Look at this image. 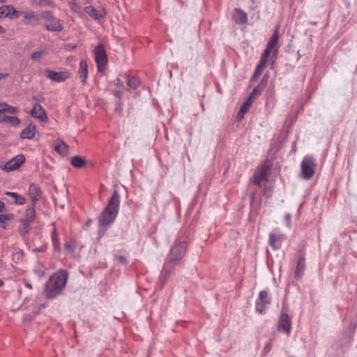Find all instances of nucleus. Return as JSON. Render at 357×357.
<instances>
[{
  "instance_id": "nucleus-1",
  "label": "nucleus",
  "mask_w": 357,
  "mask_h": 357,
  "mask_svg": "<svg viewBox=\"0 0 357 357\" xmlns=\"http://www.w3.org/2000/svg\"><path fill=\"white\" fill-rule=\"evenodd\" d=\"M187 247L185 241H177L174 244L170 250L169 259L164 264L161 273L162 278L165 279L172 273L175 266L185 255Z\"/></svg>"
},
{
  "instance_id": "nucleus-2",
  "label": "nucleus",
  "mask_w": 357,
  "mask_h": 357,
  "mask_svg": "<svg viewBox=\"0 0 357 357\" xmlns=\"http://www.w3.org/2000/svg\"><path fill=\"white\" fill-rule=\"evenodd\" d=\"M68 280L66 271L60 270L53 274L45 287V294L47 298L53 299L59 296L63 291Z\"/></svg>"
},
{
  "instance_id": "nucleus-3",
  "label": "nucleus",
  "mask_w": 357,
  "mask_h": 357,
  "mask_svg": "<svg viewBox=\"0 0 357 357\" xmlns=\"http://www.w3.org/2000/svg\"><path fill=\"white\" fill-rule=\"evenodd\" d=\"M120 205V197L117 190H114L107 206L100 213L98 221L101 226H108L116 219Z\"/></svg>"
},
{
  "instance_id": "nucleus-4",
  "label": "nucleus",
  "mask_w": 357,
  "mask_h": 357,
  "mask_svg": "<svg viewBox=\"0 0 357 357\" xmlns=\"http://www.w3.org/2000/svg\"><path fill=\"white\" fill-rule=\"evenodd\" d=\"M278 30L276 29L275 31V32L273 33L271 38L268 41L267 45H266V47L264 50V51L261 56L260 62H259V65L257 66L256 70L255 72V75H254L255 76H258L259 75H260L262 73L264 68L266 66V63L267 62L268 58L271 55V53L273 52V53H274V54H277L278 49H277L276 45L278 43Z\"/></svg>"
},
{
  "instance_id": "nucleus-5",
  "label": "nucleus",
  "mask_w": 357,
  "mask_h": 357,
  "mask_svg": "<svg viewBox=\"0 0 357 357\" xmlns=\"http://www.w3.org/2000/svg\"><path fill=\"white\" fill-rule=\"evenodd\" d=\"M19 112V109L8 105L5 102H0V122L6 124L17 126L20 123V120L18 117L15 116H8L5 113L10 114H15Z\"/></svg>"
},
{
  "instance_id": "nucleus-6",
  "label": "nucleus",
  "mask_w": 357,
  "mask_h": 357,
  "mask_svg": "<svg viewBox=\"0 0 357 357\" xmlns=\"http://www.w3.org/2000/svg\"><path fill=\"white\" fill-rule=\"evenodd\" d=\"M315 167L314 158L310 155L305 156L301 164V176L305 180L310 179L314 174Z\"/></svg>"
},
{
  "instance_id": "nucleus-7",
  "label": "nucleus",
  "mask_w": 357,
  "mask_h": 357,
  "mask_svg": "<svg viewBox=\"0 0 357 357\" xmlns=\"http://www.w3.org/2000/svg\"><path fill=\"white\" fill-rule=\"evenodd\" d=\"M291 329V317L287 314L285 307H283L278 319L277 330L289 335Z\"/></svg>"
},
{
  "instance_id": "nucleus-8",
  "label": "nucleus",
  "mask_w": 357,
  "mask_h": 357,
  "mask_svg": "<svg viewBox=\"0 0 357 357\" xmlns=\"http://www.w3.org/2000/svg\"><path fill=\"white\" fill-rule=\"evenodd\" d=\"M93 54L98 71H104L107 64V56L105 47L102 45H98L95 47Z\"/></svg>"
},
{
  "instance_id": "nucleus-9",
  "label": "nucleus",
  "mask_w": 357,
  "mask_h": 357,
  "mask_svg": "<svg viewBox=\"0 0 357 357\" xmlns=\"http://www.w3.org/2000/svg\"><path fill=\"white\" fill-rule=\"evenodd\" d=\"M269 169L270 164L268 162L259 166L254 174L252 183L255 185H261L264 181H266Z\"/></svg>"
},
{
  "instance_id": "nucleus-10",
  "label": "nucleus",
  "mask_w": 357,
  "mask_h": 357,
  "mask_svg": "<svg viewBox=\"0 0 357 357\" xmlns=\"http://www.w3.org/2000/svg\"><path fill=\"white\" fill-rule=\"evenodd\" d=\"M271 299L268 296V292L264 290L259 292V298L256 301L255 310L259 314H264L267 306L271 303Z\"/></svg>"
},
{
  "instance_id": "nucleus-11",
  "label": "nucleus",
  "mask_w": 357,
  "mask_h": 357,
  "mask_svg": "<svg viewBox=\"0 0 357 357\" xmlns=\"http://www.w3.org/2000/svg\"><path fill=\"white\" fill-rule=\"evenodd\" d=\"M25 161V157L23 155H17L9 161L3 165H0V169L6 172H11L17 169Z\"/></svg>"
},
{
  "instance_id": "nucleus-12",
  "label": "nucleus",
  "mask_w": 357,
  "mask_h": 357,
  "mask_svg": "<svg viewBox=\"0 0 357 357\" xmlns=\"http://www.w3.org/2000/svg\"><path fill=\"white\" fill-rule=\"evenodd\" d=\"M84 12L88 14L94 20L100 21L102 20L106 15L105 8L101 7L96 8L91 5L86 6L84 8Z\"/></svg>"
},
{
  "instance_id": "nucleus-13",
  "label": "nucleus",
  "mask_w": 357,
  "mask_h": 357,
  "mask_svg": "<svg viewBox=\"0 0 357 357\" xmlns=\"http://www.w3.org/2000/svg\"><path fill=\"white\" fill-rule=\"evenodd\" d=\"M45 74L47 77L56 82H63L69 77V73L67 71L56 72L47 69L45 70Z\"/></svg>"
},
{
  "instance_id": "nucleus-14",
  "label": "nucleus",
  "mask_w": 357,
  "mask_h": 357,
  "mask_svg": "<svg viewBox=\"0 0 357 357\" xmlns=\"http://www.w3.org/2000/svg\"><path fill=\"white\" fill-rule=\"evenodd\" d=\"M285 238L286 236L283 234L271 232L268 236V243L274 250H278L281 248L282 243Z\"/></svg>"
},
{
  "instance_id": "nucleus-15",
  "label": "nucleus",
  "mask_w": 357,
  "mask_h": 357,
  "mask_svg": "<svg viewBox=\"0 0 357 357\" xmlns=\"http://www.w3.org/2000/svg\"><path fill=\"white\" fill-rule=\"evenodd\" d=\"M233 21L238 25H243L248 22L247 13L241 8H235L232 14Z\"/></svg>"
},
{
  "instance_id": "nucleus-16",
  "label": "nucleus",
  "mask_w": 357,
  "mask_h": 357,
  "mask_svg": "<svg viewBox=\"0 0 357 357\" xmlns=\"http://www.w3.org/2000/svg\"><path fill=\"white\" fill-rule=\"evenodd\" d=\"M20 12L17 11L12 6H3L0 7V18H13L19 16Z\"/></svg>"
},
{
  "instance_id": "nucleus-17",
  "label": "nucleus",
  "mask_w": 357,
  "mask_h": 357,
  "mask_svg": "<svg viewBox=\"0 0 357 357\" xmlns=\"http://www.w3.org/2000/svg\"><path fill=\"white\" fill-rule=\"evenodd\" d=\"M31 115L33 117L38 119L43 122H45L48 120L45 109L38 103L34 104L33 109L31 111Z\"/></svg>"
},
{
  "instance_id": "nucleus-18",
  "label": "nucleus",
  "mask_w": 357,
  "mask_h": 357,
  "mask_svg": "<svg viewBox=\"0 0 357 357\" xmlns=\"http://www.w3.org/2000/svg\"><path fill=\"white\" fill-rule=\"evenodd\" d=\"M78 75L83 84L86 83L88 77V65L86 60H81L79 65Z\"/></svg>"
},
{
  "instance_id": "nucleus-19",
  "label": "nucleus",
  "mask_w": 357,
  "mask_h": 357,
  "mask_svg": "<svg viewBox=\"0 0 357 357\" xmlns=\"http://www.w3.org/2000/svg\"><path fill=\"white\" fill-rule=\"evenodd\" d=\"M36 215L35 208L33 206L30 207L26 211V218L22 220V222L24 225V229H22V231L24 233L28 231V229L30 225V222L34 218Z\"/></svg>"
},
{
  "instance_id": "nucleus-20",
  "label": "nucleus",
  "mask_w": 357,
  "mask_h": 357,
  "mask_svg": "<svg viewBox=\"0 0 357 357\" xmlns=\"http://www.w3.org/2000/svg\"><path fill=\"white\" fill-rule=\"evenodd\" d=\"M36 126L30 123L26 128L22 130L20 137L22 139H33L36 135Z\"/></svg>"
},
{
  "instance_id": "nucleus-21",
  "label": "nucleus",
  "mask_w": 357,
  "mask_h": 357,
  "mask_svg": "<svg viewBox=\"0 0 357 357\" xmlns=\"http://www.w3.org/2000/svg\"><path fill=\"white\" fill-rule=\"evenodd\" d=\"M49 52V49L47 47H43L40 49L34 51L31 55V59L33 61H39L44 56H46Z\"/></svg>"
},
{
  "instance_id": "nucleus-22",
  "label": "nucleus",
  "mask_w": 357,
  "mask_h": 357,
  "mask_svg": "<svg viewBox=\"0 0 357 357\" xmlns=\"http://www.w3.org/2000/svg\"><path fill=\"white\" fill-rule=\"evenodd\" d=\"M29 195L31 196L33 204L37 202L40 196V190L36 184H31L29 187Z\"/></svg>"
},
{
  "instance_id": "nucleus-23",
  "label": "nucleus",
  "mask_w": 357,
  "mask_h": 357,
  "mask_svg": "<svg viewBox=\"0 0 357 357\" xmlns=\"http://www.w3.org/2000/svg\"><path fill=\"white\" fill-rule=\"evenodd\" d=\"M23 14L25 24H36L39 20V17L33 11L24 12Z\"/></svg>"
},
{
  "instance_id": "nucleus-24",
  "label": "nucleus",
  "mask_w": 357,
  "mask_h": 357,
  "mask_svg": "<svg viewBox=\"0 0 357 357\" xmlns=\"http://www.w3.org/2000/svg\"><path fill=\"white\" fill-rule=\"evenodd\" d=\"M45 27L50 31H61L63 29V26L59 19L54 20L52 24L46 25Z\"/></svg>"
},
{
  "instance_id": "nucleus-25",
  "label": "nucleus",
  "mask_w": 357,
  "mask_h": 357,
  "mask_svg": "<svg viewBox=\"0 0 357 357\" xmlns=\"http://www.w3.org/2000/svg\"><path fill=\"white\" fill-rule=\"evenodd\" d=\"M69 6L73 13H77L79 16H82L83 12L79 2L76 0H70L69 1Z\"/></svg>"
},
{
  "instance_id": "nucleus-26",
  "label": "nucleus",
  "mask_w": 357,
  "mask_h": 357,
  "mask_svg": "<svg viewBox=\"0 0 357 357\" xmlns=\"http://www.w3.org/2000/svg\"><path fill=\"white\" fill-rule=\"evenodd\" d=\"M70 164L77 168H81L84 166L85 160L79 155H75L70 158Z\"/></svg>"
},
{
  "instance_id": "nucleus-27",
  "label": "nucleus",
  "mask_w": 357,
  "mask_h": 357,
  "mask_svg": "<svg viewBox=\"0 0 357 357\" xmlns=\"http://www.w3.org/2000/svg\"><path fill=\"white\" fill-rule=\"evenodd\" d=\"M31 3L36 7L54 6L55 5L52 0H31Z\"/></svg>"
},
{
  "instance_id": "nucleus-28",
  "label": "nucleus",
  "mask_w": 357,
  "mask_h": 357,
  "mask_svg": "<svg viewBox=\"0 0 357 357\" xmlns=\"http://www.w3.org/2000/svg\"><path fill=\"white\" fill-rule=\"evenodd\" d=\"M252 101L248 99L241 107L240 110L238 113V118L243 119L245 114L248 111Z\"/></svg>"
},
{
  "instance_id": "nucleus-29",
  "label": "nucleus",
  "mask_w": 357,
  "mask_h": 357,
  "mask_svg": "<svg viewBox=\"0 0 357 357\" xmlns=\"http://www.w3.org/2000/svg\"><path fill=\"white\" fill-rule=\"evenodd\" d=\"M305 269V261L304 259H300L296 264V271H295V276L301 277L303 275V271Z\"/></svg>"
},
{
  "instance_id": "nucleus-30",
  "label": "nucleus",
  "mask_w": 357,
  "mask_h": 357,
  "mask_svg": "<svg viewBox=\"0 0 357 357\" xmlns=\"http://www.w3.org/2000/svg\"><path fill=\"white\" fill-rule=\"evenodd\" d=\"M6 195L8 196H10L14 199V202L17 204H24L25 199L23 197L14 192H6Z\"/></svg>"
},
{
  "instance_id": "nucleus-31",
  "label": "nucleus",
  "mask_w": 357,
  "mask_h": 357,
  "mask_svg": "<svg viewBox=\"0 0 357 357\" xmlns=\"http://www.w3.org/2000/svg\"><path fill=\"white\" fill-rule=\"evenodd\" d=\"M41 17L46 21L52 22L56 18L54 16L53 13L50 10H45L41 13Z\"/></svg>"
},
{
  "instance_id": "nucleus-32",
  "label": "nucleus",
  "mask_w": 357,
  "mask_h": 357,
  "mask_svg": "<svg viewBox=\"0 0 357 357\" xmlns=\"http://www.w3.org/2000/svg\"><path fill=\"white\" fill-rule=\"evenodd\" d=\"M139 84V81L137 78L131 77L128 79V85L133 89H136Z\"/></svg>"
},
{
  "instance_id": "nucleus-33",
  "label": "nucleus",
  "mask_w": 357,
  "mask_h": 357,
  "mask_svg": "<svg viewBox=\"0 0 357 357\" xmlns=\"http://www.w3.org/2000/svg\"><path fill=\"white\" fill-rule=\"evenodd\" d=\"M55 151L60 154L65 155L68 151V146L65 144H60L55 146Z\"/></svg>"
},
{
  "instance_id": "nucleus-34",
  "label": "nucleus",
  "mask_w": 357,
  "mask_h": 357,
  "mask_svg": "<svg viewBox=\"0 0 357 357\" xmlns=\"http://www.w3.org/2000/svg\"><path fill=\"white\" fill-rule=\"evenodd\" d=\"M45 267H44L43 265L38 264L36 267H35L34 273L38 277H43L45 274Z\"/></svg>"
},
{
  "instance_id": "nucleus-35",
  "label": "nucleus",
  "mask_w": 357,
  "mask_h": 357,
  "mask_svg": "<svg viewBox=\"0 0 357 357\" xmlns=\"http://www.w3.org/2000/svg\"><path fill=\"white\" fill-rule=\"evenodd\" d=\"M52 239L54 249L59 250L60 245L59 242V237L55 231H54L52 233Z\"/></svg>"
},
{
  "instance_id": "nucleus-36",
  "label": "nucleus",
  "mask_w": 357,
  "mask_h": 357,
  "mask_svg": "<svg viewBox=\"0 0 357 357\" xmlns=\"http://www.w3.org/2000/svg\"><path fill=\"white\" fill-rule=\"evenodd\" d=\"M272 347H273V339L270 340L264 346V352L265 354H268V352H270V351L272 349Z\"/></svg>"
},
{
  "instance_id": "nucleus-37",
  "label": "nucleus",
  "mask_w": 357,
  "mask_h": 357,
  "mask_svg": "<svg viewBox=\"0 0 357 357\" xmlns=\"http://www.w3.org/2000/svg\"><path fill=\"white\" fill-rule=\"evenodd\" d=\"M291 216L289 213H286L284 218L285 225L289 229L291 228Z\"/></svg>"
},
{
  "instance_id": "nucleus-38",
  "label": "nucleus",
  "mask_w": 357,
  "mask_h": 357,
  "mask_svg": "<svg viewBox=\"0 0 357 357\" xmlns=\"http://www.w3.org/2000/svg\"><path fill=\"white\" fill-rule=\"evenodd\" d=\"M12 214H0V222H3L6 220H8L13 218Z\"/></svg>"
},
{
  "instance_id": "nucleus-39",
  "label": "nucleus",
  "mask_w": 357,
  "mask_h": 357,
  "mask_svg": "<svg viewBox=\"0 0 357 357\" xmlns=\"http://www.w3.org/2000/svg\"><path fill=\"white\" fill-rule=\"evenodd\" d=\"M65 250L67 252L71 253L74 250V245L73 243L68 242L65 243Z\"/></svg>"
},
{
  "instance_id": "nucleus-40",
  "label": "nucleus",
  "mask_w": 357,
  "mask_h": 357,
  "mask_svg": "<svg viewBox=\"0 0 357 357\" xmlns=\"http://www.w3.org/2000/svg\"><path fill=\"white\" fill-rule=\"evenodd\" d=\"M259 91H260L257 87L255 88L252 93L250 94L248 99L252 101V99L255 98V96L259 93Z\"/></svg>"
},
{
  "instance_id": "nucleus-41",
  "label": "nucleus",
  "mask_w": 357,
  "mask_h": 357,
  "mask_svg": "<svg viewBox=\"0 0 357 357\" xmlns=\"http://www.w3.org/2000/svg\"><path fill=\"white\" fill-rule=\"evenodd\" d=\"M116 259L121 264H126V259L123 256H116Z\"/></svg>"
},
{
  "instance_id": "nucleus-42",
  "label": "nucleus",
  "mask_w": 357,
  "mask_h": 357,
  "mask_svg": "<svg viewBox=\"0 0 357 357\" xmlns=\"http://www.w3.org/2000/svg\"><path fill=\"white\" fill-rule=\"evenodd\" d=\"M45 249H46V247L45 245H43L40 248L33 249V252H43L45 250Z\"/></svg>"
},
{
  "instance_id": "nucleus-43",
  "label": "nucleus",
  "mask_w": 357,
  "mask_h": 357,
  "mask_svg": "<svg viewBox=\"0 0 357 357\" xmlns=\"http://www.w3.org/2000/svg\"><path fill=\"white\" fill-rule=\"evenodd\" d=\"M7 77H8V74L7 73H0V80Z\"/></svg>"
},
{
  "instance_id": "nucleus-44",
  "label": "nucleus",
  "mask_w": 357,
  "mask_h": 357,
  "mask_svg": "<svg viewBox=\"0 0 357 357\" xmlns=\"http://www.w3.org/2000/svg\"><path fill=\"white\" fill-rule=\"evenodd\" d=\"M4 208H5L4 203L0 200V212L3 211Z\"/></svg>"
},
{
  "instance_id": "nucleus-45",
  "label": "nucleus",
  "mask_w": 357,
  "mask_h": 357,
  "mask_svg": "<svg viewBox=\"0 0 357 357\" xmlns=\"http://www.w3.org/2000/svg\"><path fill=\"white\" fill-rule=\"evenodd\" d=\"M25 285H26V287H28V288H29V289H31V288H32L31 285L29 283H28V282H26V283L25 284Z\"/></svg>"
},
{
  "instance_id": "nucleus-46",
  "label": "nucleus",
  "mask_w": 357,
  "mask_h": 357,
  "mask_svg": "<svg viewBox=\"0 0 357 357\" xmlns=\"http://www.w3.org/2000/svg\"><path fill=\"white\" fill-rule=\"evenodd\" d=\"M3 32H4V29L1 26H0V33H2Z\"/></svg>"
},
{
  "instance_id": "nucleus-47",
  "label": "nucleus",
  "mask_w": 357,
  "mask_h": 357,
  "mask_svg": "<svg viewBox=\"0 0 357 357\" xmlns=\"http://www.w3.org/2000/svg\"><path fill=\"white\" fill-rule=\"evenodd\" d=\"M3 281L0 279V287H1V286H3Z\"/></svg>"
},
{
  "instance_id": "nucleus-48",
  "label": "nucleus",
  "mask_w": 357,
  "mask_h": 357,
  "mask_svg": "<svg viewBox=\"0 0 357 357\" xmlns=\"http://www.w3.org/2000/svg\"><path fill=\"white\" fill-rule=\"evenodd\" d=\"M6 0H0V3H4Z\"/></svg>"
},
{
  "instance_id": "nucleus-49",
  "label": "nucleus",
  "mask_w": 357,
  "mask_h": 357,
  "mask_svg": "<svg viewBox=\"0 0 357 357\" xmlns=\"http://www.w3.org/2000/svg\"><path fill=\"white\" fill-rule=\"evenodd\" d=\"M116 82H117V84H119V82H120L119 79H117Z\"/></svg>"
}]
</instances>
